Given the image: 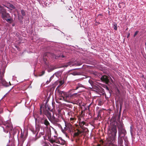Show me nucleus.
<instances>
[{
    "instance_id": "obj_1",
    "label": "nucleus",
    "mask_w": 146,
    "mask_h": 146,
    "mask_svg": "<svg viewBox=\"0 0 146 146\" xmlns=\"http://www.w3.org/2000/svg\"><path fill=\"white\" fill-rule=\"evenodd\" d=\"M108 137L104 143L105 146H117L114 144L116 140L117 129L116 126L114 124L112 125L111 129L108 132ZM122 137H118V146H123L122 145L123 140Z\"/></svg>"
},
{
    "instance_id": "obj_2",
    "label": "nucleus",
    "mask_w": 146,
    "mask_h": 146,
    "mask_svg": "<svg viewBox=\"0 0 146 146\" xmlns=\"http://www.w3.org/2000/svg\"><path fill=\"white\" fill-rule=\"evenodd\" d=\"M0 15L3 20H5L7 22L11 23L12 19L9 14L7 12V10L3 6L0 5Z\"/></svg>"
},
{
    "instance_id": "obj_3",
    "label": "nucleus",
    "mask_w": 146,
    "mask_h": 146,
    "mask_svg": "<svg viewBox=\"0 0 146 146\" xmlns=\"http://www.w3.org/2000/svg\"><path fill=\"white\" fill-rule=\"evenodd\" d=\"M117 125L118 129V137H124L126 134V132L124 129L123 124L121 122L117 123Z\"/></svg>"
},
{
    "instance_id": "obj_4",
    "label": "nucleus",
    "mask_w": 146,
    "mask_h": 146,
    "mask_svg": "<svg viewBox=\"0 0 146 146\" xmlns=\"http://www.w3.org/2000/svg\"><path fill=\"white\" fill-rule=\"evenodd\" d=\"M40 115L42 114V110H43V114L46 115L49 120L54 115L52 111H48L47 109L45 110L43 108H42V106H40Z\"/></svg>"
},
{
    "instance_id": "obj_5",
    "label": "nucleus",
    "mask_w": 146,
    "mask_h": 146,
    "mask_svg": "<svg viewBox=\"0 0 146 146\" xmlns=\"http://www.w3.org/2000/svg\"><path fill=\"white\" fill-rule=\"evenodd\" d=\"M56 91L58 93L59 96L62 97L64 100H66L69 99V93H67L64 91L60 90L57 89V88H56Z\"/></svg>"
},
{
    "instance_id": "obj_6",
    "label": "nucleus",
    "mask_w": 146,
    "mask_h": 146,
    "mask_svg": "<svg viewBox=\"0 0 146 146\" xmlns=\"http://www.w3.org/2000/svg\"><path fill=\"white\" fill-rule=\"evenodd\" d=\"M84 132L83 130L77 129V131L74 133L73 137H82V133H83Z\"/></svg>"
},
{
    "instance_id": "obj_7",
    "label": "nucleus",
    "mask_w": 146,
    "mask_h": 146,
    "mask_svg": "<svg viewBox=\"0 0 146 146\" xmlns=\"http://www.w3.org/2000/svg\"><path fill=\"white\" fill-rule=\"evenodd\" d=\"M110 79H111L110 77L106 75L102 76L101 78V80L105 82L106 84H108L109 83Z\"/></svg>"
},
{
    "instance_id": "obj_8",
    "label": "nucleus",
    "mask_w": 146,
    "mask_h": 146,
    "mask_svg": "<svg viewBox=\"0 0 146 146\" xmlns=\"http://www.w3.org/2000/svg\"><path fill=\"white\" fill-rule=\"evenodd\" d=\"M49 121L54 125H55L59 121V120L58 118H56L53 115L49 119Z\"/></svg>"
},
{
    "instance_id": "obj_9",
    "label": "nucleus",
    "mask_w": 146,
    "mask_h": 146,
    "mask_svg": "<svg viewBox=\"0 0 146 146\" xmlns=\"http://www.w3.org/2000/svg\"><path fill=\"white\" fill-rule=\"evenodd\" d=\"M42 124H44L46 126L50 125V123L46 119L43 118L41 120Z\"/></svg>"
},
{
    "instance_id": "obj_10",
    "label": "nucleus",
    "mask_w": 146,
    "mask_h": 146,
    "mask_svg": "<svg viewBox=\"0 0 146 146\" xmlns=\"http://www.w3.org/2000/svg\"><path fill=\"white\" fill-rule=\"evenodd\" d=\"M6 126V128L7 130L8 131H11L13 128L12 125L11 123H7Z\"/></svg>"
},
{
    "instance_id": "obj_11",
    "label": "nucleus",
    "mask_w": 146,
    "mask_h": 146,
    "mask_svg": "<svg viewBox=\"0 0 146 146\" xmlns=\"http://www.w3.org/2000/svg\"><path fill=\"white\" fill-rule=\"evenodd\" d=\"M54 139L53 138H51L48 135V140L50 142L52 143H53L55 142L56 138L57 137L56 136H54Z\"/></svg>"
},
{
    "instance_id": "obj_12",
    "label": "nucleus",
    "mask_w": 146,
    "mask_h": 146,
    "mask_svg": "<svg viewBox=\"0 0 146 146\" xmlns=\"http://www.w3.org/2000/svg\"><path fill=\"white\" fill-rule=\"evenodd\" d=\"M0 83L3 86H8L7 83L3 78H0Z\"/></svg>"
},
{
    "instance_id": "obj_13",
    "label": "nucleus",
    "mask_w": 146,
    "mask_h": 146,
    "mask_svg": "<svg viewBox=\"0 0 146 146\" xmlns=\"http://www.w3.org/2000/svg\"><path fill=\"white\" fill-rule=\"evenodd\" d=\"M83 87L82 85L80 83H78L76 85V87L75 88H74V90H76L78 89L79 88Z\"/></svg>"
},
{
    "instance_id": "obj_14",
    "label": "nucleus",
    "mask_w": 146,
    "mask_h": 146,
    "mask_svg": "<svg viewBox=\"0 0 146 146\" xmlns=\"http://www.w3.org/2000/svg\"><path fill=\"white\" fill-rule=\"evenodd\" d=\"M5 72V70L4 69H3L2 70H0V78H3V77L4 76V74Z\"/></svg>"
},
{
    "instance_id": "obj_15",
    "label": "nucleus",
    "mask_w": 146,
    "mask_h": 146,
    "mask_svg": "<svg viewBox=\"0 0 146 146\" xmlns=\"http://www.w3.org/2000/svg\"><path fill=\"white\" fill-rule=\"evenodd\" d=\"M41 129L42 130V131L40 132L38 138L40 137L41 136V135H43L44 134L45 131L44 129H43L42 128H41Z\"/></svg>"
},
{
    "instance_id": "obj_16",
    "label": "nucleus",
    "mask_w": 146,
    "mask_h": 146,
    "mask_svg": "<svg viewBox=\"0 0 146 146\" xmlns=\"http://www.w3.org/2000/svg\"><path fill=\"white\" fill-rule=\"evenodd\" d=\"M125 7V4L123 2H122L119 3L118 7L119 8H123Z\"/></svg>"
},
{
    "instance_id": "obj_17",
    "label": "nucleus",
    "mask_w": 146,
    "mask_h": 146,
    "mask_svg": "<svg viewBox=\"0 0 146 146\" xmlns=\"http://www.w3.org/2000/svg\"><path fill=\"white\" fill-rule=\"evenodd\" d=\"M85 122L84 121H80L79 122V125L80 127L83 129V127L84 125H85Z\"/></svg>"
},
{
    "instance_id": "obj_18",
    "label": "nucleus",
    "mask_w": 146,
    "mask_h": 146,
    "mask_svg": "<svg viewBox=\"0 0 146 146\" xmlns=\"http://www.w3.org/2000/svg\"><path fill=\"white\" fill-rule=\"evenodd\" d=\"M77 95V93H74L72 94H70V93H69V99L72 97H76V95Z\"/></svg>"
},
{
    "instance_id": "obj_19",
    "label": "nucleus",
    "mask_w": 146,
    "mask_h": 146,
    "mask_svg": "<svg viewBox=\"0 0 146 146\" xmlns=\"http://www.w3.org/2000/svg\"><path fill=\"white\" fill-rule=\"evenodd\" d=\"M72 62H68L67 64L64 65L63 67H67L68 66H71V65L72 66Z\"/></svg>"
},
{
    "instance_id": "obj_20",
    "label": "nucleus",
    "mask_w": 146,
    "mask_h": 146,
    "mask_svg": "<svg viewBox=\"0 0 146 146\" xmlns=\"http://www.w3.org/2000/svg\"><path fill=\"white\" fill-rule=\"evenodd\" d=\"M7 5L12 9H15V7L13 5L11 4L10 3H8Z\"/></svg>"
},
{
    "instance_id": "obj_21",
    "label": "nucleus",
    "mask_w": 146,
    "mask_h": 146,
    "mask_svg": "<svg viewBox=\"0 0 146 146\" xmlns=\"http://www.w3.org/2000/svg\"><path fill=\"white\" fill-rule=\"evenodd\" d=\"M59 84L58 86L57 87V89H58V88L60 87L61 86H62L64 83V82L63 80H61L59 82Z\"/></svg>"
},
{
    "instance_id": "obj_22",
    "label": "nucleus",
    "mask_w": 146,
    "mask_h": 146,
    "mask_svg": "<svg viewBox=\"0 0 146 146\" xmlns=\"http://www.w3.org/2000/svg\"><path fill=\"white\" fill-rule=\"evenodd\" d=\"M65 141L63 140L61 138H60V144L63 145L65 144Z\"/></svg>"
},
{
    "instance_id": "obj_23",
    "label": "nucleus",
    "mask_w": 146,
    "mask_h": 146,
    "mask_svg": "<svg viewBox=\"0 0 146 146\" xmlns=\"http://www.w3.org/2000/svg\"><path fill=\"white\" fill-rule=\"evenodd\" d=\"M62 57V58H64V56L63 55H60L58 56H55V58L56 59H57V58H59V57Z\"/></svg>"
},
{
    "instance_id": "obj_24",
    "label": "nucleus",
    "mask_w": 146,
    "mask_h": 146,
    "mask_svg": "<svg viewBox=\"0 0 146 146\" xmlns=\"http://www.w3.org/2000/svg\"><path fill=\"white\" fill-rule=\"evenodd\" d=\"M55 142L60 144V138L58 139L56 138Z\"/></svg>"
},
{
    "instance_id": "obj_25",
    "label": "nucleus",
    "mask_w": 146,
    "mask_h": 146,
    "mask_svg": "<svg viewBox=\"0 0 146 146\" xmlns=\"http://www.w3.org/2000/svg\"><path fill=\"white\" fill-rule=\"evenodd\" d=\"M21 12L23 16H24L25 15V12L24 10H21Z\"/></svg>"
},
{
    "instance_id": "obj_26",
    "label": "nucleus",
    "mask_w": 146,
    "mask_h": 146,
    "mask_svg": "<svg viewBox=\"0 0 146 146\" xmlns=\"http://www.w3.org/2000/svg\"><path fill=\"white\" fill-rule=\"evenodd\" d=\"M36 131H37V133L36 134V135H37V133H38L39 131L40 128L38 127H36Z\"/></svg>"
},
{
    "instance_id": "obj_27",
    "label": "nucleus",
    "mask_w": 146,
    "mask_h": 146,
    "mask_svg": "<svg viewBox=\"0 0 146 146\" xmlns=\"http://www.w3.org/2000/svg\"><path fill=\"white\" fill-rule=\"evenodd\" d=\"M113 29L115 30H117V25L116 24H114L113 26Z\"/></svg>"
},
{
    "instance_id": "obj_28",
    "label": "nucleus",
    "mask_w": 146,
    "mask_h": 146,
    "mask_svg": "<svg viewBox=\"0 0 146 146\" xmlns=\"http://www.w3.org/2000/svg\"><path fill=\"white\" fill-rule=\"evenodd\" d=\"M45 72L44 71H42L41 73V74H40L39 76H42L45 74Z\"/></svg>"
},
{
    "instance_id": "obj_29",
    "label": "nucleus",
    "mask_w": 146,
    "mask_h": 146,
    "mask_svg": "<svg viewBox=\"0 0 146 146\" xmlns=\"http://www.w3.org/2000/svg\"><path fill=\"white\" fill-rule=\"evenodd\" d=\"M138 33H139V31H136L135 32V34L133 35V37H135L136 36L137 34Z\"/></svg>"
},
{
    "instance_id": "obj_30",
    "label": "nucleus",
    "mask_w": 146,
    "mask_h": 146,
    "mask_svg": "<svg viewBox=\"0 0 146 146\" xmlns=\"http://www.w3.org/2000/svg\"><path fill=\"white\" fill-rule=\"evenodd\" d=\"M120 115H118V116H117V119H118V120H119V122H121L120 121H119V119H120Z\"/></svg>"
},
{
    "instance_id": "obj_31",
    "label": "nucleus",
    "mask_w": 146,
    "mask_h": 146,
    "mask_svg": "<svg viewBox=\"0 0 146 146\" xmlns=\"http://www.w3.org/2000/svg\"><path fill=\"white\" fill-rule=\"evenodd\" d=\"M120 110L121 108H122V103H120Z\"/></svg>"
},
{
    "instance_id": "obj_32",
    "label": "nucleus",
    "mask_w": 146,
    "mask_h": 146,
    "mask_svg": "<svg viewBox=\"0 0 146 146\" xmlns=\"http://www.w3.org/2000/svg\"><path fill=\"white\" fill-rule=\"evenodd\" d=\"M100 116H101V115L99 113L98 114V115H97V118H97L96 119H98L99 117Z\"/></svg>"
},
{
    "instance_id": "obj_33",
    "label": "nucleus",
    "mask_w": 146,
    "mask_h": 146,
    "mask_svg": "<svg viewBox=\"0 0 146 146\" xmlns=\"http://www.w3.org/2000/svg\"><path fill=\"white\" fill-rule=\"evenodd\" d=\"M44 145H43V146H48V144L46 143H44Z\"/></svg>"
},
{
    "instance_id": "obj_34",
    "label": "nucleus",
    "mask_w": 146,
    "mask_h": 146,
    "mask_svg": "<svg viewBox=\"0 0 146 146\" xmlns=\"http://www.w3.org/2000/svg\"><path fill=\"white\" fill-rule=\"evenodd\" d=\"M72 74L74 75H77V73H76V72H73L72 73Z\"/></svg>"
},
{
    "instance_id": "obj_35",
    "label": "nucleus",
    "mask_w": 146,
    "mask_h": 146,
    "mask_svg": "<svg viewBox=\"0 0 146 146\" xmlns=\"http://www.w3.org/2000/svg\"><path fill=\"white\" fill-rule=\"evenodd\" d=\"M117 91L118 92V94H119L120 93V91H119V90L117 88Z\"/></svg>"
},
{
    "instance_id": "obj_36",
    "label": "nucleus",
    "mask_w": 146,
    "mask_h": 146,
    "mask_svg": "<svg viewBox=\"0 0 146 146\" xmlns=\"http://www.w3.org/2000/svg\"><path fill=\"white\" fill-rule=\"evenodd\" d=\"M102 16V14H99V15H98V16Z\"/></svg>"
},
{
    "instance_id": "obj_37",
    "label": "nucleus",
    "mask_w": 146,
    "mask_h": 146,
    "mask_svg": "<svg viewBox=\"0 0 146 146\" xmlns=\"http://www.w3.org/2000/svg\"><path fill=\"white\" fill-rule=\"evenodd\" d=\"M70 119L71 120H73L74 119V118H70Z\"/></svg>"
},
{
    "instance_id": "obj_38",
    "label": "nucleus",
    "mask_w": 146,
    "mask_h": 146,
    "mask_svg": "<svg viewBox=\"0 0 146 146\" xmlns=\"http://www.w3.org/2000/svg\"><path fill=\"white\" fill-rule=\"evenodd\" d=\"M49 82H49V81H48V80H47L46 82V83L47 84Z\"/></svg>"
},
{
    "instance_id": "obj_39",
    "label": "nucleus",
    "mask_w": 146,
    "mask_h": 146,
    "mask_svg": "<svg viewBox=\"0 0 146 146\" xmlns=\"http://www.w3.org/2000/svg\"><path fill=\"white\" fill-rule=\"evenodd\" d=\"M106 89H107V90H109V88H108V87H107V86H106Z\"/></svg>"
},
{
    "instance_id": "obj_40",
    "label": "nucleus",
    "mask_w": 146,
    "mask_h": 146,
    "mask_svg": "<svg viewBox=\"0 0 146 146\" xmlns=\"http://www.w3.org/2000/svg\"><path fill=\"white\" fill-rule=\"evenodd\" d=\"M101 146L100 144H98V145L96 146Z\"/></svg>"
},
{
    "instance_id": "obj_41",
    "label": "nucleus",
    "mask_w": 146,
    "mask_h": 146,
    "mask_svg": "<svg viewBox=\"0 0 146 146\" xmlns=\"http://www.w3.org/2000/svg\"><path fill=\"white\" fill-rule=\"evenodd\" d=\"M101 103H102V102H101V101H99V104H98V105H99V104H101Z\"/></svg>"
},
{
    "instance_id": "obj_42",
    "label": "nucleus",
    "mask_w": 146,
    "mask_h": 146,
    "mask_svg": "<svg viewBox=\"0 0 146 146\" xmlns=\"http://www.w3.org/2000/svg\"><path fill=\"white\" fill-rule=\"evenodd\" d=\"M129 35H130V33H129L128 35L127 36V38H128L129 37Z\"/></svg>"
},
{
    "instance_id": "obj_43",
    "label": "nucleus",
    "mask_w": 146,
    "mask_h": 146,
    "mask_svg": "<svg viewBox=\"0 0 146 146\" xmlns=\"http://www.w3.org/2000/svg\"><path fill=\"white\" fill-rule=\"evenodd\" d=\"M90 105L88 106V110H89V109H90V107H90Z\"/></svg>"
},
{
    "instance_id": "obj_44",
    "label": "nucleus",
    "mask_w": 146,
    "mask_h": 146,
    "mask_svg": "<svg viewBox=\"0 0 146 146\" xmlns=\"http://www.w3.org/2000/svg\"><path fill=\"white\" fill-rule=\"evenodd\" d=\"M21 138L23 137V135H22V133H21Z\"/></svg>"
},
{
    "instance_id": "obj_45",
    "label": "nucleus",
    "mask_w": 146,
    "mask_h": 146,
    "mask_svg": "<svg viewBox=\"0 0 146 146\" xmlns=\"http://www.w3.org/2000/svg\"><path fill=\"white\" fill-rule=\"evenodd\" d=\"M48 109L50 111V108H49V107H48Z\"/></svg>"
},
{
    "instance_id": "obj_46",
    "label": "nucleus",
    "mask_w": 146,
    "mask_h": 146,
    "mask_svg": "<svg viewBox=\"0 0 146 146\" xmlns=\"http://www.w3.org/2000/svg\"><path fill=\"white\" fill-rule=\"evenodd\" d=\"M81 64H77V66H79Z\"/></svg>"
},
{
    "instance_id": "obj_47",
    "label": "nucleus",
    "mask_w": 146,
    "mask_h": 146,
    "mask_svg": "<svg viewBox=\"0 0 146 146\" xmlns=\"http://www.w3.org/2000/svg\"><path fill=\"white\" fill-rule=\"evenodd\" d=\"M51 81V78H50V79H49V82H50Z\"/></svg>"
},
{
    "instance_id": "obj_48",
    "label": "nucleus",
    "mask_w": 146,
    "mask_h": 146,
    "mask_svg": "<svg viewBox=\"0 0 146 146\" xmlns=\"http://www.w3.org/2000/svg\"><path fill=\"white\" fill-rule=\"evenodd\" d=\"M5 6V7H7V8H8V7H7V6Z\"/></svg>"
},
{
    "instance_id": "obj_49",
    "label": "nucleus",
    "mask_w": 146,
    "mask_h": 146,
    "mask_svg": "<svg viewBox=\"0 0 146 146\" xmlns=\"http://www.w3.org/2000/svg\"><path fill=\"white\" fill-rule=\"evenodd\" d=\"M46 54L45 53V54L44 55L46 56Z\"/></svg>"
},
{
    "instance_id": "obj_50",
    "label": "nucleus",
    "mask_w": 146,
    "mask_h": 146,
    "mask_svg": "<svg viewBox=\"0 0 146 146\" xmlns=\"http://www.w3.org/2000/svg\"><path fill=\"white\" fill-rule=\"evenodd\" d=\"M102 143H103V141H102Z\"/></svg>"
},
{
    "instance_id": "obj_51",
    "label": "nucleus",
    "mask_w": 146,
    "mask_h": 146,
    "mask_svg": "<svg viewBox=\"0 0 146 146\" xmlns=\"http://www.w3.org/2000/svg\"><path fill=\"white\" fill-rule=\"evenodd\" d=\"M9 84H10V85H11V84L10 83H9Z\"/></svg>"
},
{
    "instance_id": "obj_52",
    "label": "nucleus",
    "mask_w": 146,
    "mask_h": 146,
    "mask_svg": "<svg viewBox=\"0 0 146 146\" xmlns=\"http://www.w3.org/2000/svg\"><path fill=\"white\" fill-rule=\"evenodd\" d=\"M9 84H10V85H11V84L10 83H9Z\"/></svg>"
},
{
    "instance_id": "obj_53",
    "label": "nucleus",
    "mask_w": 146,
    "mask_h": 146,
    "mask_svg": "<svg viewBox=\"0 0 146 146\" xmlns=\"http://www.w3.org/2000/svg\"><path fill=\"white\" fill-rule=\"evenodd\" d=\"M9 84H10V85H11V84L10 83H9Z\"/></svg>"
},
{
    "instance_id": "obj_54",
    "label": "nucleus",
    "mask_w": 146,
    "mask_h": 146,
    "mask_svg": "<svg viewBox=\"0 0 146 146\" xmlns=\"http://www.w3.org/2000/svg\"><path fill=\"white\" fill-rule=\"evenodd\" d=\"M87 129V131H88V129Z\"/></svg>"
},
{
    "instance_id": "obj_55",
    "label": "nucleus",
    "mask_w": 146,
    "mask_h": 146,
    "mask_svg": "<svg viewBox=\"0 0 146 146\" xmlns=\"http://www.w3.org/2000/svg\"><path fill=\"white\" fill-rule=\"evenodd\" d=\"M87 129V131H88V129Z\"/></svg>"
}]
</instances>
